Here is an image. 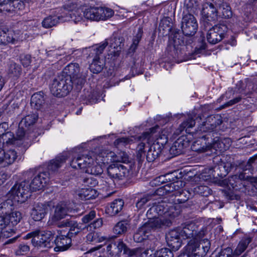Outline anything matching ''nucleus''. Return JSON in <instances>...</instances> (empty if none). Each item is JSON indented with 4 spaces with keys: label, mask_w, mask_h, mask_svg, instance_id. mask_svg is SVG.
Listing matches in <instances>:
<instances>
[{
    "label": "nucleus",
    "mask_w": 257,
    "mask_h": 257,
    "mask_svg": "<svg viewBox=\"0 0 257 257\" xmlns=\"http://www.w3.org/2000/svg\"><path fill=\"white\" fill-rule=\"evenodd\" d=\"M127 223L125 221L118 222L113 227V232L116 234H121L126 231Z\"/></svg>",
    "instance_id": "obj_55"
},
{
    "label": "nucleus",
    "mask_w": 257,
    "mask_h": 257,
    "mask_svg": "<svg viewBox=\"0 0 257 257\" xmlns=\"http://www.w3.org/2000/svg\"><path fill=\"white\" fill-rule=\"evenodd\" d=\"M161 153L160 146H156L155 144L152 145L147 154V160L149 162H153L156 159Z\"/></svg>",
    "instance_id": "obj_40"
},
{
    "label": "nucleus",
    "mask_w": 257,
    "mask_h": 257,
    "mask_svg": "<svg viewBox=\"0 0 257 257\" xmlns=\"http://www.w3.org/2000/svg\"><path fill=\"white\" fill-rule=\"evenodd\" d=\"M30 250L29 246L26 244H20L16 251L17 255H22L26 253Z\"/></svg>",
    "instance_id": "obj_64"
},
{
    "label": "nucleus",
    "mask_w": 257,
    "mask_h": 257,
    "mask_svg": "<svg viewBox=\"0 0 257 257\" xmlns=\"http://www.w3.org/2000/svg\"><path fill=\"white\" fill-rule=\"evenodd\" d=\"M193 191L195 193L198 194L203 196H208L211 194V190L207 186L205 185L197 186L193 188Z\"/></svg>",
    "instance_id": "obj_52"
},
{
    "label": "nucleus",
    "mask_w": 257,
    "mask_h": 257,
    "mask_svg": "<svg viewBox=\"0 0 257 257\" xmlns=\"http://www.w3.org/2000/svg\"><path fill=\"white\" fill-rule=\"evenodd\" d=\"M195 121L192 117H189L188 119L184 121L176 130L175 134L179 135L184 130L187 133H189V129L194 126Z\"/></svg>",
    "instance_id": "obj_39"
},
{
    "label": "nucleus",
    "mask_w": 257,
    "mask_h": 257,
    "mask_svg": "<svg viewBox=\"0 0 257 257\" xmlns=\"http://www.w3.org/2000/svg\"><path fill=\"white\" fill-rule=\"evenodd\" d=\"M108 45V40H105L102 44L95 45L93 48V50L96 55L95 57H99V55L102 53L104 49Z\"/></svg>",
    "instance_id": "obj_60"
},
{
    "label": "nucleus",
    "mask_w": 257,
    "mask_h": 257,
    "mask_svg": "<svg viewBox=\"0 0 257 257\" xmlns=\"http://www.w3.org/2000/svg\"><path fill=\"white\" fill-rule=\"evenodd\" d=\"M83 181L86 184V185L91 188L96 186L98 183L97 179L93 177L85 178L84 179Z\"/></svg>",
    "instance_id": "obj_61"
},
{
    "label": "nucleus",
    "mask_w": 257,
    "mask_h": 257,
    "mask_svg": "<svg viewBox=\"0 0 257 257\" xmlns=\"http://www.w3.org/2000/svg\"><path fill=\"white\" fill-rule=\"evenodd\" d=\"M188 143L183 138H179L176 140L171 147L170 151L175 155H178L181 154L183 150L187 147Z\"/></svg>",
    "instance_id": "obj_33"
},
{
    "label": "nucleus",
    "mask_w": 257,
    "mask_h": 257,
    "mask_svg": "<svg viewBox=\"0 0 257 257\" xmlns=\"http://www.w3.org/2000/svg\"><path fill=\"white\" fill-rule=\"evenodd\" d=\"M211 135L208 134L205 136H202L201 138L198 139L191 146V149L193 151L198 153H203L211 148L216 149L217 147L221 148L222 145H223L222 142L219 141L218 139L213 142L212 139L209 141V136Z\"/></svg>",
    "instance_id": "obj_11"
},
{
    "label": "nucleus",
    "mask_w": 257,
    "mask_h": 257,
    "mask_svg": "<svg viewBox=\"0 0 257 257\" xmlns=\"http://www.w3.org/2000/svg\"><path fill=\"white\" fill-rule=\"evenodd\" d=\"M17 158V153L14 150H10L7 152L4 150L0 151V164L4 167L13 164Z\"/></svg>",
    "instance_id": "obj_25"
},
{
    "label": "nucleus",
    "mask_w": 257,
    "mask_h": 257,
    "mask_svg": "<svg viewBox=\"0 0 257 257\" xmlns=\"http://www.w3.org/2000/svg\"><path fill=\"white\" fill-rule=\"evenodd\" d=\"M49 205L47 203H35L31 212V216L35 221L42 220L47 214Z\"/></svg>",
    "instance_id": "obj_20"
},
{
    "label": "nucleus",
    "mask_w": 257,
    "mask_h": 257,
    "mask_svg": "<svg viewBox=\"0 0 257 257\" xmlns=\"http://www.w3.org/2000/svg\"><path fill=\"white\" fill-rule=\"evenodd\" d=\"M101 150L95 149L94 152H84L73 157L70 165L75 169H82L85 172L95 176L103 172L102 163L96 160V157Z\"/></svg>",
    "instance_id": "obj_3"
},
{
    "label": "nucleus",
    "mask_w": 257,
    "mask_h": 257,
    "mask_svg": "<svg viewBox=\"0 0 257 257\" xmlns=\"http://www.w3.org/2000/svg\"><path fill=\"white\" fill-rule=\"evenodd\" d=\"M69 210V208L66 203L64 202L58 203L55 207L54 220L58 221L64 218L67 215Z\"/></svg>",
    "instance_id": "obj_27"
},
{
    "label": "nucleus",
    "mask_w": 257,
    "mask_h": 257,
    "mask_svg": "<svg viewBox=\"0 0 257 257\" xmlns=\"http://www.w3.org/2000/svg\"><path fill=\"white\" fill-rule=\"evenodd\" d=\"M50 173L43 172L36 175L33 179L29 187L31 191L34 192L42 189L48 182Z\"/></svg>",
    "instance_id": "obj_19"
},
{
    "label": "nucleus",
    "mask_w": 257,
    "mask_h": 257,
    "mask_svg": "<svg viewBox=\"0 0 257 257\" xmlns=\"http://www.w3.org/2000/svg\"><path fill=\"white\" fill-rule=\"evenodd\" d=\"M85 9L78 6L74 3H70L64 6L62 14L65 16L63 21L69 20L70 19L75 23L81 22L84 17Z\"/></svg>",
    "instance_id": "obj_10"
},
{
    "label": "nucleus",
    "mask_w": 257,
    "mask_h": 257,
    "mask_svg": "<svg viewBox=\"0 0 257 257\" xmlns=\"http://www.w3.org/2000/svg\"><path fill=\"white\" fill-rule=\"evenodd\" d=\"M104 239L100 237L98 232H91L86 236V240L88 242L96 243L103 241Z\"/></svg>",
    "instance_id": "obj_53"
},
{
    "label": "nucleus",
    "mask_w": 257,
    "mask_h": 257,
    "mask_svg": "<svg viewBox=\"0 0 257 257\" xmlns=\"http://www.w3.org/2000/svg\"><path fill=\"white\" fill-rule=\"evenodd\" d=\"M132 141L133 140L128 138L122 137L116 139L114 142V145L117 148H120L130 144Z\"/></svg>",
    "instance_id": "obj_59"
},
{
    "label": "nucleus",
    "mask_w": 257,
    "mask_h": 257,
    "mask_svg": "<svg viewBox=\"0 0 257 257\" xmlns=\"http://www.w3.org/2000/svg\"><path fill=\"white\" fill-rule=\"evenodd\" d=\"M182 18L181 28L186 36H193L198 29V23L195 17L192 14H185Z\"/></svg>",
    "instance_id": "obj_15"
},
{
    "label": "nucleus",
    "mask_w": 257,
    "mask_h": 257,
    "mask_svg": "<svg viewBox=\"0 0 257 257\" xmlns=\"http://www.w3.org/2000/svg\"><path fill=\"white\" fill-rule=\"evenodd\" d=\"M0 141H3V144H6L7 145H17V139L11 132H7L4 134L1 138Z\"/></svg>",
    "instance_id": "obj_48"
},
{
    "label": "nucleus",
    "mask_w": 257,
    "mask_h": 257,
    "mask_svg": "<svg viewBox=\"0 0 257 257\" xmlns=\"http://www.w3.org/2000/svg\"><path fill=\"white\" fill-rule=\"evenodd\" d=\"M255 158H250L247 162H243L240 165V167L243 171L250 170L252 168V164L255 161Z\"/></svg>",
    "instance_id": "obj_63"
},
{
    "label": "nucleus",
    "mask_w": 257,
    "mask_h": 257,
    "mask_svg": "<svg viewBox=\"0 0 257 257\" xmlns=\"http://www.w3.org/2000/svg\"><path fill=\"white\" fill-rule=\"evenodd\" d=\"M198 4L196 0H185L184 2V8L187 14L195 13L197 11Z\"/></svg>",
    "instance_id": "obj_49"
},
{
    "label": "nucleus",
    "mask_w": 257,
    "mask_h": 257,
    "mask_svg": "<svg viewBox=\"0 0 257 257\" xmlns=\"http://www.w3.org/2000/svg\"><path fill=\"white\" fill-rule=\"evenodd\" d=\"M16 202L14 201L12 197H8V199L2 202L0 204V212L2 214L7 215L11 211L14 203Z\"/></svg>",
    "instance_id": "obj_45"
},
{
    "label": "nucleus",
    "mask_w": 257,
    "mask_h": 257,
    "mask_svg": "<svg viewBox=\"0 0 257 257\" xmlns=\"http://www.w3.org/2000/svg\"><path fill=\"white\" fill-rule=\"evenodd\" d=\"M177 206L171 202L162 200L157 204L151 207L147 212L153 218L149 220L143 225L150 233L152 230L170 226L172 224L171 219L177 216L180 213Z\"/></svg>",
    "instance_id": "obj_1"
},
{
    "label": "nucleus",
    "mask_w": 257,
    "mask_h": 257,
    "mask_svg": "<svg viewBox=\"0 0 257 257\" xmlns=\"http://www.w3.org/2000/svg\"><path fill=\"white\" fill-rule=\"evenodd\" d=\"M101 20H106L111 18L114 14L113 11L109 8L100 7Z\"/></svg>",
    "instance_id": "obj_57"
},
{
    "label": "nucleus",
    "mask_w": 257,
    "mask_h": 257,
    "mask_svg": "<svg viewBox=\"0 0 257 257\" xmlns=\"http://www.w3.org/2000/svg\"><path fill=\"white\" fill-rule=\"evenodd\" d=\"M108 247H109V246H108ZM110 247L113 248L112 250V254L117 256H120L122 252L124 254V251L127 248L126 245L120 240L110 245Z\"/></svg>",
    "instance_id": "obj_44"
},
{
    "label": "nucleus",
    "mask_w": 257,
    "mask_h": 257,
    "mask_svg": "<svg viewBox=\"0 0 257 257\" xmlns=\"http://www.w3.org/2000/svg\"><path fill=\"white\" fill-rule=\"evenodd\" d=\"M123 204L124 202L122 199H115L107 207L106 212L111 216L115 215L122 210Z\"/></svg>",
    "instance_id": "obj_31"
},
{
    "label": "nucleus",
    "mask_w": 257,
    "mask_h": 257,
    "mask_svg": "<svg viewBox=\"0 0 257 257\" xmlns=\"http://www.w3.org/2000/svg\"><path fill=\"white\" fill-rule=\"evenodd\" d=\"M0 231L2 234L7 237H9L12 233L14 232V229L9 225V221L5 214L0 216Z\"/></svg>",
    "instance_id": "obj_30"
},
{
    "label": "nucleus",
    "mask_w": 257,
    "mask_h": 257,
    "mask_svg": "<svg viewBox=\"0 0 257 257\" xmlns=\"http://www.w3.org/2000/svg\"><path fill=\"white\" fill-rule=\"evenodd\" d=\"M247 178L248 176H246L244 173H241L239 175H235L230 176L225 181L229 188H232L235 190H240L245 186L243 181Z\"/></svg>",
    "instance_id": "obj_21"
},
{
    "label": "nucleus",
    "mask_w": 257,
    "mask_h": 257,
    "mask_svg": "<svg viewBox=\"0 0 257 257\" xmlns=\"http://www.w3.org/2000/svg\"><path fill=\"white\" fill-rule=\"evenodd\" d=\"M37 117V115L34 113L27 115L22 119L20 123V125H25L26 127H28L36 122Z\"/></svg>",
    "instance_id": "obj_51"
},
{
    "label": "nucleus",
    "mask_w": 257,
    "mask_h": 257,
    "mask_svg": "<svg viewBox=\"0 0 257 257\" xmlns=\"http://www.w3.org/2000/svg\"><path fill=\"white\" fill-rule=\"evenodd\" d=\"M233 159L230 157H226L214 167V171L220 177H225L234 167Z\"/></svg>",
    "instance_id": "obj_18"
},
{
    "label": "nucleus",
    "mask_w": 257,
    "mask_h": 257,
    "mask_svg": "<svg viewBox=\"0 0 257 257\" xmlns=\"http://www.w3.org/2000/svg\"><path fill=\"white\" fill-rule=\"evenodd\" d=\"M45 103V98L44 93L43 92H39L34 93L31 97V105L32 107L35 109H40Z\"/></svg>",
    "instance_id": "obj_32"
},
{
    "label": "nucleus",
    "mask_w": 257,
    "mask_h": 257,
    "mask_svg": "<svg viewBox=\"0 0 257 257\" xmlns=\"http://www.w3.org/2000/svg\"><path fill=\"white\" fill-rule=\"evenodd\" d=\"M183 43V41L180 40L179 38H177V36L174 37L172 40H170L169 41V44L167 47L168 50L170 52L174 51L178 54V51L180 49L179 46L181 45Z\"/></svg>",
    "instance_id": "obj_46"
},
{
    "label": "nucleus",
    "mask_w": 257,
    "mask_h": 257,
    "mask_svg": "<svg viewBox=\"0 0 257 257\" xmlns=\"http://www.w3.org/2000/svg\"><path fill=\"white\" fill-rule=\"evenodd\" d=\"M65 16L61 13L59 16H49L45 18L42 22V26L45 28H50L56 25L59 22H64Z\"/></svg>",
    "instance_id": "obj_29"
},
{
    "label": "nucleus",
    "mask_w": 257,
    "mask_h": 257,
    "mask_svg": "<svg viewBox=\"0 0 257 257\" xmlns=\"http://www.w3.org/2000/svg\"><path fill=\"white\" fill-rule=\"evenodd\" d=\"M106 40H108V44L110 48L116 49V51L115 50L112 51L113 53L117 52L121 49L122 38L114 37L110 39H106Z\"/></svg>",
    "instance_id": "obj_50"
},
{
    "label": "nucleus",
    "mask_w": 257,
    "mask_h": 257,
    "mask_svg": "<svg viewBox=\"0 0 257 257\" xmlns=\"http://www.w3.org/2000/svg\"><path fill=\"white\" fill-rule=\"evenodd\" d=\"M7 71L9 77L16 79L21 75L22 68L19 64L15 62H12L9 65Z\"/></svg>",
    "instance_id": "obj_37"
},
{
    "label": "nucleus",
    "mask_w": 257,
    "mask_h": 257,
    "mask_svg": "<svg viewBox=\"0 0 257 257\" xmlns=\"http://www.w3.org/2000/svg\"><path fill=\"white\" fill-rule=\"evenodd\" d=\"M210 242L207 238L189 241L187 251L192 257H204L210 248Z\"/></svg>",
    "instance_id": "obj_6"
},
{
    "label": "nucleus",
    "mask_w": 257,
    "mask_h": 257,
    "mask_svg": "<svg viewBox=\"0 0 257 257\" xmlns=\"http://www.w3.org/2000/svg\"><path fill=\"white\" fill-rule=\"evenodd\" d=\"M73 85L70 77L64 76L61 73L52 79L50 89L53 95L58 97H64L72 90Z\"/></svg>",
    "instance_id": "obj_4"
},
{
    "label": "nucleus",
    "mask_w": 257,
    "mask_h": 257,
    "mask_svg": "<svg viewBox=\"0 0 257 257\" xmlns=\"http://www.w3.org/2000/svg\"><path fill=\"white\" fill-rule=\"evenodd\" d=\"M16 5H20L19 9L23 7V4L17 0H0V12L6 13L14 11Z\"/></svg>",
    "instance_id": "obj_28"
},
{
    "label": "nucleus",
    "mask_w": 257,
    "mask_h": 257,
    "mask_svg": "<svg viewBox=\"0 0 257 257\" xmlns=\"http://www.w3.org/2000/svg\"><path fill=\"white\" fill-rule=\"evenodd\" d=\"M227 29V27L222 24L216 25L209 28L206 34L208 42L212 44L220 42L224 38Z\"/></svg>",
    "instance_id": "obj_16"
},
{
    "label": "nucleus",
    "mask_w": 257,
    "mask_h": 257,
    "mask_svg": "<svg viewBox=\"0 0 257 257\" xmlns=\"http://www.w3.org/2000/svg\"><path fill=\"white\" fill-rule=\"evenodd\" d=\"M54 241L56 245L55 250L56 251H64L70 247L72 239L67 234L65 235L59 233V235H57Z\"/></svg>",
    "instance_id": "obj_24"
},
{
    "label": "nucleus",
    "mask_w": 257,
    "mask_h": 257,
    "mask_svg": "<svg viewBox=\"0 0 257 257\" xmlns=\"http://www.w3.org/2000/svg\"><path fill=\"white\" fill-rule=\"evenodd\" d=\"M220 117L218 115L208 117L206 121L200 127V131L203 132H211L222 123Z\"/></svg>",
    "instance_id": "obj_22"
},
{
    "label": "nucleus",
    "mask_w": 257,
    "mask_h": 257,
    "mask_svg": "<svg viewBox=\"0 0 257 257\" xmlns=\"http://www.w3.org/2000/svg\"><path fill=\"white\" fill-rule=\"evenodd\" d=\"M6 45L8 44H17L20 40L19 33L13 30L5 31Z\"/></svg>",
    "instance_id": "obj_38"
},
{
    "label": "nucleus",
    "mask_w": 257,
    "mask_h": 257,
    "mask_svg": "<svg viewBox=\"0 0 257 257\" xmlns=\"http://www.w3.org/2000/svg\"><path fill=\"white\" fill-rule=\"evenodd\" d=\"M129 173V170L125 166L117 163L110 165L107 168V175L113 180H123Z\"/></svg>",
    "instance_id": "obj_17"
},
{
    "label": "nucleus",
    "mask_w": 257,
    "mask_h": 257,
    "mask_svg": "<svg viewBox=\"0 0 257 257\" xmlns=\"http://www.w3.org/2000/svg\"><path fill=\"white\" fill-rule=\"evenodd\" d=\"M6 215L8 221H9V225L12 228H13L14 226L17 225L22 218V214L19 211H13L11 213H9Z\"/></svg>",
    "instance_id": "obj_42"
},
{
    "label": "nucleus",
    "mask_w": 257,
    "mask_h": 257,
    "mask_svg": "<svg viewBox=\"0 0 257 257\" xmlns=\"http://www.w3.org/2000/svg\"><path fill=\"white\" fill-rule=\"evenodd\" d=\"M182 185L183 183L180 181H174L164 185L163 187L158 188L157 190L156 193L161 195V193H162V195H163L165 193H170L176 191L177 192L173 194L177 196L179 194L181 198H179L178 200H180V202H185L189 198V195H188V196H187L186 193L189 194V193L186 191H179L180 189L182 187Z\"/></svg>",
    "instance_id": "obj_13"
},
{
    "label": "nucleus",
    "mask_w": 257,
    "mask_h": 257,
    "mask_svg": "<svg viewBox=\"0 0 257 257\" xmlns=\"http://www.w3.org/2000/svg\"><path fill=\"white\" fill-rule=\"evenodd\" d=\"M29 183L26 180L16 184L7 194V197H12L17 203H23L30 196Z\"/></svg>",
    "instance_id": "obj_7"
},
{
    "label": "nucleus",
    "mask_w": 257,
    "mask_h": 257,
    "mask_svg": "<svg viewBox=\"0 0 257 257\" xmlns=\"http://www.w3.org/2000/svg\"><path fill=\"white\" fill-rule=\"evenodd\" d=\"M152 253L154 257H173L174 254L171 249L167 248H162L156 252V254L152 252H150V254Z\"/></svg>",
    "instance_id": "obj_56"
},
{
    "label": "nucleus",
    "mask_w": 257,
    "mask_h": 257,
    "mask_svg": "<svg viewBox=\"0 0 257 257\" xmlns=\"http://www.w3.org/2000/svg\"><path fill=\"white\" fill-rule=\"evenodd\" d=\"M202 6L201 11L202 23L204 27H207L215 23L218 20L217 9L211 0H206Z\"/></svg>",
    "instance_id": "obj_8"
},
{
    "label": "nucleus",
    "mask_w": 257,
    "mask_h": 257,
    "mask_svg": "<svg viewBox=\"0 0 257 257\" xmlns=\"http://www.w3.org/2000/svg\"><path fill=\"white\" fill-rule=\"evenodd\" d=\"M172 26L168 18L163 19L159 25V31H163V35H167L171 30Z\"/></svg>",
    "instance_id": "obj_54"
},
{
    "label": "nucleus",
    "mask_w": 257,
    "mask_h": 257,
    "mask_svg": "<svg viewBox=\"0 0 257 257\" xmlns=\"http://www.w3.org/2000/svg\"><path fill=\"white\" fill-rule=\"evenodd\" d=\"M149 232L143 225L140 227L134 235V240L137 242H141L149 236Z\"/></svg>",
    "instance_id": "obj_43"
},
{
    "label": "nucleus",
    "mask_w": 257,
    "mask_h": 257,
    "mask_svg": "<svg viewBox=\"0 0 257 257\" xmlns=\"http://www.w3.org/2000/svg\"><path fill=\"white\" fill-rule=\"evenodd\" d=\"M207 233V229L202 228L198 230V227L192 222L182 224L180 226L170 231L166 235L167 244L173 250H177L181 245V239L192 240L200 239Z\"/></svg>",
    "instance_id": "obj_2"
},
{
    "label": "nucleus",
    "mask_w": 257,
    "mask_h": 257,
    "mask_svg": "<svg viewBox=\"0 0 257 257\" xmlns=\"http://www.w3.org/2000/svg\"><path fill=\"white\" fill-rule=\"evenodd\" d=\"M54 234L51 231L36 229L28 233L25 239L32 238L31 242L35 246L50 248L53 246Z\"/></svg>",
    "instance_id": "obj_5"
},
{
    "label": "nucleus",
    "mask_w": 257,
    "mask_h": 257,
    "mask_svg": "<svg viewBox=\"0 0 257 257\" xmlns=\"http://www.w3.org/2000/svg\"><path fill=\"white\" fill-rule=\"evenodd\" d=\"M96 159L103 165L108 163L109 162L123 163L128 162V155L123 151H120L115 154L114 152L108 150H101V152H99V154L96 156Z\"/></svg>",
    "instance_id": "obj_12"
},
{
    "label": "nucleus",
    "mask_w": 257,
    "mask_h": 257,
    "mask_svg": "<svg viewBox=\"0 0 257 257\" xmlns=\"http://www.w3.org/2000/svg\"><path fill=\"white\" fill-rule=\"evenodd\" d=\"M64 76H68L71 79L77 90L80 89L85 82L84 76L80 73L79 66L78 63H70L66 66L61 72Z\"/></svg>",
    "instance_id": "obj_9"
},
{
    "label": "nucleus",
    "mask_w": 257,
    "mask_h": 257,
    "mask_svg": "<svg viewBox=\"0 0 257 257\" xmlns=\"http://www.w3.org/2000/svg\"><path fill=\"white\" fill-rule=\"evenodd\" d=\"M78 196L81 200H89L95 198L97 194L95 189L88 188L81 189L78 191Z\"/></svg>",
    "instance_id": "obj_36"
},
{
    "label": "nucleus",
    "mask_w": 257,
    "mask_h": 257,
    "mask_svg": "<svg viewBox=\"0 0 257 257\" xmlns=\"http://www.w3.org/2000/svg\"><path fill=\"white\" fill-rule=\"evenodd\" d=\"M151 195H147L141 198L136 203L137 207L139 209L142 208L147 202L151 199Z\"/></svg>",
    "instance_id": "obj_62"
},
{
    "label": "nucleus",
    "mask_w": 257,
    "mask_h": 257,
    "mask_svg": "<svg viewBox=\"0 0 257 257\" xmlns=\"http://www.w3.org/2000/svg\"><path fill=\"white\" fill-rule=\"evenodd\" d=\"M100 12V7H87L84 10V17L88 20L99 21L101 20V18Z\"/></svg>",
    "instance_id": "obj_26"
},
{
    "label": "nucleus",
    "mask_w": 257,
    "mask_h": 257,
    "mask_svg": "<svg viewBox=\"0 0 257 257\" xmlns=\"http://www.w3.org/2000/svg\"><path fill=\"white\" fill-rule=\"evenodd\" d=\"M143 33L142 29L139 28L137 33L133 39V43L128 50L129 53H134L136 51L138 45L142 39Z\"/></svg>",
    "instance_id": "obj_47"
},
{
    "label": "nucleus",
    "mask_w": 257,
    "mask_h": 257,
    "mask_svg": "<svg viewBox=\"0 0 257 257\" xmlns=\"http://www.w3.org/2000/svg\"><path fill=\"white\" fill-rule=\"evenodd\" d=\"M66 158L62 156L57 157L55 160L51 161L48 165V169L49 172L52 173L56 171L61 166V164L65 162Z\"/></svg>",
    "instance_id": "obj_41"
},
{
    "label": "nucleus",
    "mask_w": 257,
    "mask_h": 257,
    "mask_svg": "<svg viewBox=\"0 0 257 257\" xmlns=\"http://www.w3.org/2000/svg\"><path fill=\"white\" fill-rule=\"evenodd\" d=\"M153 251L151 249H147L142 252V250L140 248H135L133 249H130L127 247L126 249L124 251V254L130 257H138L140 254H141L142 257H154V255L151 253L149 255H148L150 252H152Z\"/></svg>",
    "instance_id": "obj_34"
},
{
    "label": "nucleus",
    "mask_w": 257,
    "mask_h": 257,
    "mask_svg": "<svg viewBox=\"0 0 257 257\" xmlns=\"http://www.w3.org/2000/svg\"><path fill=\"white\" fill-rule=\"evenodd\" d=\"M81 230V228L79 227L78 224L74 221L73 223L70 227L69 232L67 233L71 238L72 237L76 236Z\"/></svg>",
    "instance_id": "obj_58"
},
{
    "label": "nucleus",
    "mask_w": 257,
    "mask_h": 257,
    "mask_svg": "<svg viewBox=\"0 0 257 257\" xmlns=\"http://www.w3.org/2000/svg\"><path fill=\"white\" fill-rule=\"evenodd\" d=\"M217 9L219 18L228 19L232 16V12L229 5L223 0H211Z\"/></svg>",
    "instance_id": "obj_23"
},
{
    "label": "nucleus",
    "mask_w": 257,
    "mask_h": 257,
    "mask_svg": "<svg viewBox=\"0 0 257 257\" xmlns=\"http://www.w3.org/2000/svg\"><path fill=\"white\" fill-rule=\"evenodd\" d=\"M104 65L105 62L103 58L101 59L100 57H94L89 65V69L92 73L97 74L102 70Z\"/></svg>",
    "instance_id": "obj_35"
},
{
    "label": "nucleus",
    "mask_w": 257,
    "mask_h": 257,
    "mask_svg": "<svg viewBox=\"0 0 257 257\" xmlns=\"http://www.w3.org/2000/svg\"><path fill=\"white\" fill-rule=\"evenodd\" d=\"M159 128V126L157 125L136 137V139L138 141L140 142L137 147V155L138 158H141L143 155L144 154L145 152L144 150L146 144H150L154 141L153 135L157 132V130Z\"/></svg>",
    "instance_id": "obj_14"
}]
</instances>
